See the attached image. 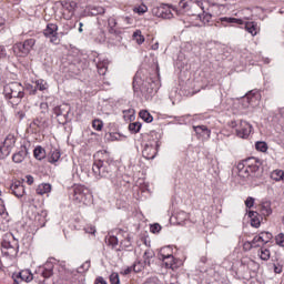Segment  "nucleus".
Here are the masks:
<instances>
[{"label": "nucleus", "instance_id": "1", "mask_svg": "<svg viewBox=\"0 0 284 284\" xmlns=\"http://www.w3.org/2000/svg\"><path fill=\"white\" fill-rule=\"evenodd\" d=\"M261 161L256 158H247L237 164V176L240 179H250L258 172Z\"/></svg>", "mask_w": 284, "mask_h": 284}, {"label": "nucleus", "instance_id": "2", "mask_svg": "<svg viewBox=\"0 0 284 284\" xmlns=\"http://www.w3.org/2000/svg\"><path fill=\"white\" fill-rule=\"evenodd\" d=\"M217 23H221L224 28L236 23L237 26H245L246 32L252 34V37H256L258 34V24L256 22H244L242 19L239 18H230V17H222L217 20Z\"/></svg>", "mask_w": 284, "mask_h": 284}, {"label": "nucleus", "instance_id": "3", "mask_svg": "<svg viewBox=\"0 0 284 284\" xmlns=\"http://www.w3.org/2000/svg\"><path fill=\"white\" fill-rule=\"evenodd\" d=\"M227 128L231 130L232 134H235L239 139H248L252 134V130H254L250 122L243 120L240 122L231 121L227 123Z\"/></svg>", "mask_w": 284, "mask_h": 284}, {"label": "nucleus", "instance_id": "4", "mask_svg": "<svg viewBox=\"0 0 284 284\" xmlns=\"http://www.w3.org/2000/svg\"><path fill=\"white\" fill-rule=\"evenodd\" d=\"M205 3H207V1L181 0L179 2V9L180 12H189V14H192V17H196L200 10H205Z\"/></svg>", "mask_w": 284, "mask_h": 284}, {"label": "nucleus", "instance_id": "5", "mask_svg": "<svg viewBox=\"0 0 284 284\" xmlns=\"http://www.w3.org/2000/svg\"><path fill=\"white\" fill-rule=\"evenodd\" d=\"M34 45H37V39L28 38L21 42H16L12 50L17 57L24 59V57L30 54L31 50H34Z\"/></svg>", "mask_w": 284, "mask_h": 284}, {"label": "nucleus", "instance_id": "6", "mask_svg": "<svg viewBox=\"0 0 284 284\" xmlns=\"http://www.w3.org/2000/svg\"><path fill=\"white\" fill-rule=\"evenodd\" d=\"M94 163L92 166L93 173L95 176H100V179H105V174H103V163L110 161V152L105 150L98 151L94 155Z\"/></svg>", "mask_w": 284, "mask_h": 284}, {"label": "nucleus", "instance_id": "7", "mask_svg": "<svg viewBox=\"0 0 284 284\" xmlns=\"http://www.w3.org/2000/svg\"><path fill=\"white\" fill-rule=\"evenodd\" d=\"M73 201H75V203H83V205H88L89 203H92V192L84 185L74 184Z\"/></svg>", "mask_w": 284, "mask_h": 284}, {"label": "nucleus", "instance_id": "8", "mask_svg": "<svg viewBox=\"0 0 284 284\" xmlns=\"http://www.w3.org/2000/svg\"><path fill=\"white\" fill-rule=\"evenodd\" d=\"M3 94L6 99H18L19 101L26 97L24 88L19 82H10L6 84Z\"/></svg>", "mask_w": 284, "mask_h": 284}, {"label": "nucleus", "instance_id": "9", "mask_svg": "<svg viewBox=\"0 0 284 284\" xmlns=\"http://www.w3.org/2000/svg\"><path fill=\"white\" fill-rule=\"evenodd\" d=\"M50 128V120L45 111L40 112L36 119L30 123V129L36 134L39 132H45Z\"/></svg>", "mask_w": 284, "mask_h": 284}, {"label": "nucleus", "instance_id": "10", "mask_svg": "<svg viewBox=\"0 0 284 284\" xmlns=\"http://www.w3.org/2000/svg\"><path fill=\"white\" fill-rule=\"evenodd\" d=\"M161 148V140L159 138L150 139L142 150V156L148 161L156 158L159 149Z\"/></svg>", "mask_w": 284, "mask_h": 284}, {"label": "nucleus", "instance_id": "11", "mask_svg": "<svg viewBox=\"0 0 284 284\" xmlns=\"http://www.w3.org/2000/svg\"><path fill=\"white\" fill-rule=\"evenodd\" d=\"M43 36L45 39H49L50 43H53V45L61 43V39H59V26H57V23H48L43 30Z\"/></svg>", "mask_w": 284, "mask_h": 284}, {"label": "nucleus", "instance_id": "12", "mask_svg": "<svg viewBox=\"0 0 284 284\" xmlns=\"http://www.w3.org/2000/svg\"><path fill=\"white\" fill-rule=\"evenodd\" d=\"M1 252L3 256H17L19 254V241L13 237V241L3 240L1 242Z\"/></svg>", "mask_w": 284, "mask_h": 284}, {"label": "nucleus", "instance_id": "13", "mask_svg": "<svg viewBox=\"0 0 284 284\" xmlns=\"http://www.w3.org/2000/svg\"><path fill=\"white\" fill-rule=\"evenodd\" d=\"M159 258L164 263L165 267H168L169 270H176L179 267V264H176L174 255L170 253L165 254V248H161Z\"/></svg>", "mask_w": 284, "mask_h": 284}, {"label": "nucleus", "instance_id": "14", "mask_svg": "<svg viewBox=\"0 0 284 284\" xmlns=\"http://www.w3.org/2000/svg\"><path fill=\"white\" fill-rule=\"evenodd\" d=\"M16 143L17 140L14 139V135H8L4 142L0 145V159L8 156V154H10V149L14 148Z\"/></svg>", "mask_w": 284, "mask_h": 284}, {"label": "nucleus", "instance_id": "15", "mask_svg": "<svg viewBox=\"0 0 284 284\" xmlns=\"http://www.w3.org/2000/svg\"><path fill=\"white\" fill-rule=\"evenodd\" d=\"M37 274L42 276V278H50V277H52L53 274H54V263L48 261L47 263H44L43 266H40L37 270Z\"/></svg>", "mask_w": 284, "mask_h": 284}, {"label": "nucleus", "instance_id": "16", "mask_svg": "<svg viewBox=\"0 0 284 284\" xmlns=\"http://www.w3.org/2000/svg\"><path fill=\"white\" fill-rule=\"evenodd\" d=\"M10 190H11L12 194H14V196H17L18 199H21V196H23L26 194V187L23 186V180H14V182H12L10 184Z\"/></svg>", "mask_w": 284, "mask_h": 284}, {"label": "nucleus", "instance_id": "17", "mask_svg": "<svg viewBox=\"0 0 284 284\" xmlns=\"http://www.w3.org/2000/svg\"><path fill=\"white\" fill-rule=\"evenodd\" d=\"M33 222L37 227H45V223H48V211L47 210L38 211L34 214Z\"/></svg>", "mask_w": 284, "mask_h": 284}, {"label": "nucleus", "instance_id": "18", "mask_svg": "<svg viewBox=\"0 0 284 284\" xmlns=\"http://www.w3.org/2000/svg\"><path fill=\"white\" fill-rule=\"evenodd\" d=\"M258 99H261V94L250 91L244 98H242L243 106L247 108L248 105H254Z\"/></svg>", "mask_w": 284, "mask_h": 284}, {"label": "nucleus", "instance_id": "19", "mask_svg": "<svg viewBox=\"0 0 284 284\" xmlns=\"http://www.w3.org/2000/svg\"><path fill=\"white\" fill-rule=\"evenodd\" d=\"M195 134L199 139H210L212 131L205 125L193 126Z\"/></svg>", "mask_w": 284, "mask_h": 284}, {"label": "nucleus", "instance_id": "20", "mask_svg": "<svg viewBox=\"0 0 284 284\" xmlns=\"http://www.w3.org/2000/svg\"><path fill=\"white\" fill-rule=\"evenodd\" d=\"M205 6H207V2L204 3V10H202L203 14L201 16L200 13H197V17H200L203 23H210L212 21V13L210 12H212L213 8H219V6L213 4L212 7H210V9H206L207 12H205Z\"/></svg>", "mask_w": 284, "mask_h": 284}, {"label": "nucleus", "instance_id": "21", "mask_svg": "<svg viewBox=\"0 0 284 284\" xmlns=\"http://www.w3.org/2000/svg\"><path fill=\"white\" fill-rule=\"evenodd\" d=\"M62 8L68 12L67 19H72V17H74V9L77 8V3L64 1L62 2Z\"/></svg>", "mask_w": 284, "mask_h": 284}, {"label": "nucleus", "instance_id": "22", "mask_svg": "<svg viewBox=\"0 0 284 284\" xmlns=\"http://www.w3.org/2000/svg\"><path fill=\"white\" fill-rule=\"evenodd\" d=\"M174 12H175V14H180L179 10H176L174 8H170V7H164L161 10V17L163 19H172V17H174Z\"/></svg>", "mask_w": 284, "mask_h": 284}, {"label": "nucleus", "instance_id": "23", "mask_svg": "<svg viewBox=\"0 0 284 284\" xmlns=\"http://www.w3.org/2000/svg\"><path fill=\"white\" fill-rule=\"evenodd\" d=\"M110 64V62L106 59L100 60L97 63V68H98V73L101 77H105V73L108 72V65Z\"/></svg>", "mask_w": 284, "mask_h": 284}, {"label": "nucleus", "instance_id": "24", "mask_svg": "<svg viewBox=\"0 0 284 284\" xmlns=\"http://www.w3.org/2000/svg\"><path fill=\"white\" fill-rule=\"evenodd\" d=\"M36 192L40 196H43V194H50V192H52V185L49 183H42L37 187Z\"/></svg>", "mask_w": 284, "mask_h": 284}, {"label": "nucleus", "instance_id": "25", "mask_svg": "<svg viewBox=\"0 0 284 284\" xmlns=\"http://www.w3.org/2000/svg\"><path fill=\"white\" fill-rule=\"evenodd\" d=\"M33 156L38 161H43V159H45L47 156L45 149H43V146L41 145L36 146V149L33 150Z\"/></svg>", "mask_w": 284, "mask_h": 284}, {"label": "nucleus", "instance_id": "26", "mask_svg": "<svg viewBox=\"0 0 284 284\" xmlns=\"http://www.w3.org/2000/svg\"><path fill=\"white\" fill-rule=\"evenodd\" d=\"M18 278H21V281H24L26 283H30V281L34 280V275L30 272V270H24L18 274Z\"/></svg>", "mask_w": 284, "mask_h": 284}, {"label": "nucleus", "instance_id": "27", "mask_svg": "<svg viewBox=\"0 0 284 284\" xmlns=\"http://www.w3.org/2000/svg\"><path fill=\"white\" fill-rule=\"evenodd\" d=\"M118 22L116 18H109L108 19V30L110 34H118V29H116Z\"/></svg>", "mask_w": 284, "mask_h": 284}, {"label": "nucleus", "instance_id": "28", "mask_svg": "<svg viewBox=\"0 0 284 284\" xmlns=\"http://www.w3.org/2000/svg\"><path fill=\"white\" fill-rule=\"evenodd\" d=\"M262 216H270L272 214V204L270 202H263L260 206Z\"/></svg>", "mask_w": 284, "mask_h": 284}, {"label": "nucleus", "instance_id": "29", "mask_svg": "<svg viewBox=\"0 0 284 284\" xmlns=\"http://www.w3.org/2000/svg\"><path fill=\"white\" fill-rule=\"evenodd\" d=\"M139 116L144 121V123H152L154 121V116H152L148 110H141L139 112Z\"/></svg>", "mask_w": 284, "mask_h": 284}, {"label": "nucleus", "instance_id": "30", "mask_svg": "<svg viewBox=\"0 0 284 284\" xmlns=\"http://www.w3.org/2000/svg\"><path fill=\"white\" fill-rule=\"evenodd\" d=\"M258 213L254 211L248 212V216L251 219V225L252 227H261V220L256 219Z\"/></svg>", "mask_w": 284, "mask_h": 284}, {"label": "nucleus", "instance_id": "31", "mask_svg": "<svg viewBox=\"0 0 284 284\" xmlns=\"http://www.w3.org/2000/svg\"><path fill=\"white\" fill-rule=\"evenodd\" d=\"M26 159V151H20V152H17L16 154H13L12 156V161L14 163H23Z\"/></svg>", "mask_w": 284, "mask_h": 284}, {"label": "nucleus", "instance_id": "32", "mask_svg": "<svg viewBox=\"0 0 284 284\" xmlns=\"http://www.w3.org/2000/svg\"><path fill=\"white\" fill-rule=\"evenodd\" d=\"M59 159H61V151H59L58 149H54L53 151H51V156L49 158V162L57 163Z\"/></svg>", "mask_w": 284, "mask_h": 284}, {"label": "nucleus", "instance_id": "33", "mask_svg": "<svg viewBox=\"0 0 284 284\" xmlns=\"http://www.w3.org/2000/svg\"><path fill=\"white\" fill-rule=\"evenodd\" d=\"M261 243L267 244L270 240L273 239L272 233L270 232H262L258 234Z\"/></svg>", "mask_w": 284, "mask_h": 284}, {"label": "nucleus", "instance_id": "34", "mask_svg": "<svg viewBox=\"0 0 284 284\" xmlns=\"http://www.w3.org/2000/svg\"><path fill=\"white\" fill-rule=\"evenodd\" d=\"M48 89V82L43 79H39L36 81V90H40V92H43Z\"/></svg>", "mask_w": 284, "mask_h": 284}, {"label": "nucleus", "instance_id": "35", "mask_svg": "<svg viewBox=\"0 0 284 284\" xmlns=\"http://www.w3.org/2000/svg\"><path fill=\"white\" fill-rule=\"evenodd\" d=\"M255 150H257V152L265 153L270 150V146H267V142L260 141L255 143Z\"/></svg>", "mask_w": 284, "mask_h": 284}, {"label": "nucleus", "instance_id": "36", "mask_svg": "<svg viewBox=\"0 0 284 284\" xmlns=\"http://www.w3.org/2000/svg\"><path fill=\"white\" fill-rule=\"evenodd\" d=\"M150 258H154V251L153 250H146L143 254V264L150 265Z\"/></svg>", "mask_w": 284, "mask_h": 284}, {"label": "nucleus", "instance_id": "37", "mask_svg": "<svg viewBox=\"0 0 284 284\" xmlns=\"http://www.w3.org/2000/svg\"><path fill=\"white\" fill-rule=\"evenodd\" d=\"M133 39L136 41L139 45L145 43V37H143V34L141 33V30H136L133 33Z\"/></svg>", "mask_w": 284, "mask_h": 284}, {"label": "nucleus", "instance_id": "38", "mask_svg": "<svg viewBox=\"0 0 284 284\" xmlns=\"http://www.w3.org/2000/svg\"><path fill=\"white\" fill-rule=\"evenodd\" d=\"M124 121H134V109H128L123 111Z\"/></svg>", "mask_w": 284, "mask_h": 284}, {"label": "nucleus", "instance_id": "39", "mask_svg": "<svg viewBox=\"0 0 284 284\" xmlns=\"http://www.w3.org/2000/svg\"><path fill=\"white\" fill-rule=\"evenodd\" d=\"M129 130L132 134L141 132V122H133L129 124Z\"/></svg>", "mask_w": 284, "mask_h": 284}, {"label": "nucleus", "instance_id": "40", "mask_svg": "<svg viewBox=\"0 0 284 284\" xmlns=\"http://www.w3.org/2000/svg\"><path fill=\"white\" fill-rule=\"evenodd\" d=\"M270 256H271L270 250L263 248V247L260 250V258L262 261H270Z\"/></svg>", "mask_w": 284, "mask_h": 284}, {"label": "nucleus", "instance_id": "41", "mask_svg": "<svg viewBox=\"0 0 284 284\" xmlns=\"http://www.w3.org/2000/svg\"><path fill=\"white\" fill-rule=\"evenodd\" d=\"M92 128L93 130H97L98 132H101L103 130V121L95 119L92 121Z\"/></svg>", "mask_w": 284, "mask_h": 284}, {"label": "nucleus", "instance_id": "42", "mask_svg": "<svg viewBox=\"0 0 284 284\" xmlns=\"http://www.w3.org/2000/svg\"><path fill=\"white\" fill-rule=\"evenodd\" d=\"M3 219H8V212H6V205H3V202H0V223H2Z\"/></svg>", "mask_w": 284, "mask_h": 284}, {"label": "nucleus", "instance_id": "43", "mask_svg": "<svg viewBox=\"0 0 284 284\" xmlns=\"http://www.w3.org/2000/svg\"><path fill=\"white\" fill-rule=\"evenodd\" d=\"M108 243L112 247H116V245H119V237L114 236V235H110L109 239H108Z\"/></svg>", "mask_w": 284, "mask_h": 284}, {"label": "nucleus", "instance_id": "44", "mask_svg": "<svg viewBox=\"0 0 284 284\" xmlns=\"http://www.w3.org/2000/svg\"><path fill=\"white\" fill-rule=\"evenodd\" d=\"M271 179H284V171L283 170H275L271 174Z\"/></svg>", "mask_w": 284, "mask_h": 284}, {"label": "nucleus", "instance_id": "45", "mask_svg": "<svg viewBox=\"0 0 284 284\" xmlns=\"http://www.w3.org/2000/svg\"><path fill=\"white\" fill-rule=\"evenodd\" d=\"M275 243L276 245H280V247H284V234L280 233L275 236Z\"/></svg>", "mask_w": 284, "mask_h": 284}, {"label": "nucleus", "instance_id": "46", "mask_svg": "<svg viewBox=\"0 0 284 284\" xmlns=\"http://www.w3.org/2000/svg\"><path fill=\"white\" fill-rule=\"evenodd\" d=\"M110 283L111 284H120L121 280H119V273H112L110 275Z\"/></svg>", "mask_w": 284, "mask_h": 284}, {"label": "nucleus", "instance_id": "47", "mask_svg": "<svg viewBox=\"0 0 284 284\" xmlns=\"http://www.w3.org/2000/svg\"><path fill=\"white\" fill-rule=\"evenodd\" d=\"M161 224L155 223L150 226V232H152V234H159V232H161Z\"/></svg>", "mask_w": 284, "mask_h": 284}, {"label": "nucleus", "instance_id": "48", "mask_svg": "<svg viewBox=\"0 0 284 284\" xmlns=\"http://www.w3.org/2000/svg\"><path fill=\"white\" fill-rule=\"evenodd\" d=\"M261 243H263V242H261L260 235H256V236L251 241V245H252L253 247H261Z\"/></svg>", "mask_w": 284, "mask_h": 284}, {"label": "nucleus", "instance_id": "49", "mask_svg": "<svg viewBox=\"0 0 284 284\" xmlns=\"http://www.w3.org/2000/svg\"><path fill=\"white\" fill-rule=\"evenodd\" d=\"M148 10V7L145 4H142L134 9V12H138V14H145V11Z\"/></svg>", "mask_w": 284, "mask_h": 284}, {"label": "nucleus", "instance_id": "50", "mask_svg": "<svg viewBox=\"0 0 284 284\" xmlns=\"http://www.w3.org/2000/svg\"><path fill=\"white\" fill-rule=\"evenodd\" d=\"M176 219L178 221H187L189 216L187 213L182 211L176 214Z\"/></svg>", "mask_w": 284, "mask_h": 284}, {"label": "nucleus", "instance_id": "51", "mask_svg": "<svg viewBox=\"0 0 284 284\" xmlns=\"http://www.w3.org/2000/svg\"><path fill=\"white\" fill-rule=\"evenodd\" d=\"M88 270H90V261H87L85 263H83L80 267H79V272H88Z\"/></svg>", "mask_w": 284, "mask_h": 284}, {"label": "nucleus", "instance_id": "52", "mask_svg": "<svg viewBox=\"0 0 284 284\" xmlns=\"http://www.w3.org/2000/svg\"><path fill=\"white\" fill-rule=\"evenodd\" d=\"M143 270V263H141V262H135L134 264H133V271L134 272H141Z\"/></svg>", "mask_w": 284, "mask_h": 284}, {"label": "nucleus", "instance_id": "53", "mask_svg": "<svg viewBox=\"0 0 284 284\" xmlns=\"http://www.w3.org/2000/svg\"><path fill=\"white\" fill-rule=\"evenodd\" d=\"M245 205L246 207L251 209V207H254V197L252 196H248L245 201Z\"/></svg>", "mask_w": 284, "mask_h": 284}, {"label": "nucleus", "instance_id": "54", "mask_svg": "<svg viewBox=\"0 0 284 284\" xmlns=\"http://www.w3.org/2000/svg\"><path fill=\"white\" fill-rule=\"evenodd\" d=\"M8 57V52L6 51L4 45H0V59H6Z\"/></svg>", "mask_w": 284, "mask_h": 284}, {"label": "nucleus", "instance_id": "55", "mask_svg": "<svg viewBox=\"0 0 284 284\" xmlns=\"http://www.w3.org/2000/svg\"><path fill=\"white\" fill-rule=\"evenodd\" d=\"M252 247H254V246L252 245L251 242H245V243L243 244V250H244V252H250V250H252Z\"/></svg>", "mask_w": 284, "mask_h": 284}, {"label": "nucleus", "instance_id": "56", "mask_svg": "<svg viewBox=\"0 0 284 284\" xmlns=\"http://www.w3.org/2000/svg\"><path fill=\"white\" fill-rule=\"evenodd\" d=\"M53 113L55 114V116H61V114H63V111H61V106H55L53 109Z\"/></svg>", "mask_w": 284, "mask_h": 284}, {"label": "nucleus", "instance_id": "57", "mask_svg": "<svg viewBox=\"0 0 284 284\" xmlns=\"http://www.w3.org/2000/svg\"><path fill=\"white\" fill-rule=\"evenodd\" d=\"M95 284H108V282L102 276H99L95 280Z\"/></svg>", "mask_w": 284, "mask_h": 284}, {"label": "nucleus", "instance_id": "58", "mask_svg": "<svg viewBox=\"0 0 284 284\" xmlns=\"http://www.w3.org/2000/svg\"><path fill=\"white\" fill-rule=\"evenodd\" d=\"M85 232L88 234H95L97 233V229L91 226V227L87 229Z\"/></svg>", "mask_w": 284, "mask_h": 284}, {"label": "nucleus", "instance_id": "59", "mask_svg": "<svg viewBox=\"0 0 284 284\" xmlns=\"http://www.w3.org/2000/svg\"><path fill=\"white\" fill-rule=\"evenodd\" d=\"M151 50H159V42L152 44Z\"/></svg>", "mask_w": 284, "mask_h": 284}, {"label": "nucleus", "instance_id": "60", "mask_svg": "<svg viewBox=\"0 0 284 284\" xmlns=\"http://www.w3.org/2000/svg\"><path fill=\"white\" fill-rule=\"evenodd\" d=\"M27 183H28V185H32V183H34V179H28Z\"/></svg>", "mask_w": 284, "mask_h": 284}, {"label": "nucleus", "instance_id": "61", "mask_svg": "<svg viewBox=\"0 0 284 284\" xmlns=\"http://www.w3.org/2000/svg\"><path fill=\"white\" fill-rule=\"evenodd\" d=\"M79 32H83V22H80Z\"/></svg>", "mask_w": 284, "mask_h": 284}, {"label": "nucleus", "instance_id": "62", "mask_svg": "<svg viewBox=\"0 0 284 284\" xmlns=\"http://www.w3.org/2000/svg\"><path fill=\"white\" fill-rule=\"evenodd\" d=\"M274 271H275V274H281V270L278 267H275Z\"/></svg>", "mask_w": 284, "mask_h": 284}, {"label": "nucleus", "instance_id": "63", "mask_svg": "<svg viewBox=\"0 0 284 284\" xmlns=\"http://www.w3.org/2000/svg\"><path fill=\"white\" fill-rule=\"evenodd\" d=\"M40 108H48V104L47 103H42V104H40Z\"/></svg>", "mask_w": 284, "mask_h": 284}, {"label": "nucleus", "instance_id": "64", "mask_svg": "<svg viewBox=\"0 0 284 284\" xmlns=\"http://www.w3.org/2000/svg\"><path fill=\"white\" fill-rule=\"evenodd\" d=\"M126 241L129 243V244H126V247H128V246H130V237L129 236L126 237Z\"/></svg>", "mask_w": 284, "mask_h": 284}]
</instances>
